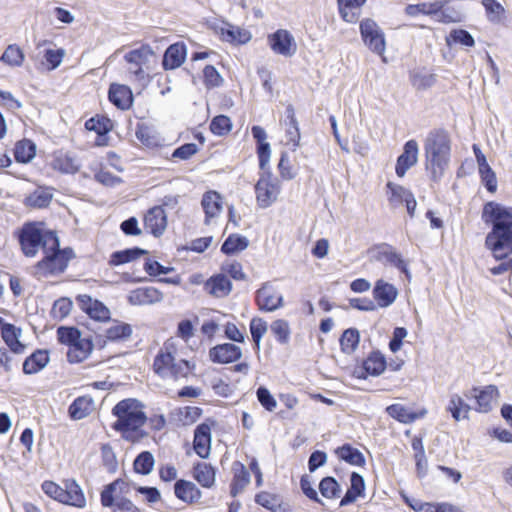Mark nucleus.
I'll list each match as a JSON object with an SVG mask.
<instances>
[{
	"label": "nucleus",
	"mask_w": 512,
	"mask_h": 512,
	"mask_svg": "<svg viewBox=\"0 0 512 512\" xmlns=\"http://www.w3.org/2000/svg\"><path fill=\"white\" fill-rule=\"evenodd\" d=\"M255 300L261 311L272 312L283 306V295L270 281L256 291Z\"/></svg>",
	"instance_id": "nucleus-9"
},
{
	"label": "nucleus",
	"mask_w": 512,
	"mask_h": 512,
	"mask_svg": "<svg viewBox=\"0 0 512 512\" xmlns=\"http://www.w3.org/2000/svg\"><path fill=\"white\" fill-rule=\"evenodd\" d=\"M319 490L323 497L333 499L340 495V486L333 477H325L319 484Z\"/></svg>",
	"instance_id": "nucleus-52"
},
{
	"label": "nucleus",
	"mask_w": 512,
	"mask_h": 512,
	"mask_svg": "<svg viewBox=\"0 0 512 512\" xmlns=\"http://www.w3.org/2000/svg\"><path fill=\"white\" fill-rule=\"evenodd\" d=\"M387 188L390 190L389 202L392 206L403 203L412 193L403 186L392 182L387 183Z\"/></svg>",
	"instance_id": "nucleus-53"
},
{
	"label": "nucleus",
	"mask_w": 512,
	"mask_h": 512,
	"mask_svg": "<svg viewBox=\"0 0 512 512\" xmlns=\"http://www.w3.org/2000/svg\"><path fill=\"white\" fill-rule=\"evenodd\" d=\"M0 60L9 65L18 66L23 61V53L18 47L9 45L2 54Z\"/></svg>",
	"instance_id": "nucleus-61"
},
{
	"label": "nucleus",
	"mask_w": 512,
	"mask_h": 512,
	"mask_svg": "<svg viewBox=\"0 0 512 512\" xmlns=\"http://www.w3.org/2000/svg\"><path fill=\"white\" fill-rule=\"evenodd\" d=\"M53 168L62 173L74 174L79 170L80 164L77 159L68 153H59L53 160Z\"/></svg>",
	"instance_id": "nucleus-37"
},
{
	"label": "nucleus",
	"mask_w": 512,
	"mask_h": 512,
	"mask_svg": "<svg viewBox=\"0 0 512 512\" xmlns=\"http://www.w3.org/2000/svg\"><path fill=\"white\" fill-rule=\"evenodd\" d=\"M194 479L204 488H211L215 483V469L211 464L199 462L193 467Z\"/></svg>",
	"instance_id": "nucleus-31"
},
{
	"label": "nucleus",
	"mask_w": 512,
	"mask_h": 512,
	"mask_svg": "<svg viewBox=\"0 0 512 512\" xmlns=\"http://www.w3.org/2000/svg\"><path fill=\"white\" fill-rule=\"evenodd\" d=\"M61 503L78 508H83L85 506L86 499L83 491L74 479H68L65 481Z\"/></svg>",
	"instance_id": "nucleus-21"
},
{
	"label": "nucleus",
	"mask_w": 512,
	"mask_h": 512,
	"mask_svg": "<svg viewBox=\"0 0 512 512\" xmlns=\"http://www.w3.org/2000/svg\"><path fill=\"white\" fill-rule=\"evenodd\" d=\"M267 331V323L261 318H253L250 322V333L253 342L259 349L261 339Z\"/></svg>",
	"instance_id": "nucleus-60"
},
{
	"label": "nucleus",
	"mask_w": 512,
	"mask_h": 512,
	"mask_svg": "<svg viewBox=\"0 0 512 512\" xmlns=\"http://www.w3.org/2000/svg\"><path fill=\"white\" fill-rule=\"evenodd\" d=\"M256 394L258 401L266 410L273 411L276 408L277 401L266 387H259Z\"/></svg>",
	"instance_id": "nucleus-64"
},
{
	"label": "nucleus",
	"mask_w": 512,
	"mask_h": 512,
	"mask_svg": "<svg viewBox=\"0 0 512 512\" xmlns=\"http://www.w3.org/2000/svg\"><path fill=\"white\" fill-rule=\"evenodd\" d=\"M93 343L88 338H80L67 350V359L70 363L84 361L92 352Z\"/></svg>",
	"instance_id": "nucleus-28"
},
{
	"label": "nucleus",
	"mask_w": 512,
	"mask_h": 512,
	"mask_svg": "<svg viewBox=\"0 0 512 512\" xmlns=\"http://www.w3.org/2000/svg\"><path fill=\"white\" fill-rule=\"evenodd\" d=\"M154 464L153 454L149 451H143L135 458L133 467L136 473L148 475L152 472Z\"/></svg>",
	"instance_id": "nucleus-47"
},
{
	"label": "nucleus",
	"mask_w": 512,
	"mask_h": 512,
	"mask_svg": "<svg viewBox=\"0 0 512 512\" xmlns=\"http://www.w3.org/2000/svg\"><path fill=\"white\" fill-rule=\"evenodd\" d=\"M360 34L364 44L374 53L382 55L386 49L385 36L379 25L370 18L360 22Z\"/></svg>",
	"instance_id": "nucleus-8"
},
{
	"label": "nucleus",
	"mask_w": 512,
	"mask_h": 512,
	"mask_svg": "<svg viewBox=\"0 0 512 512\" xmlns=\"http://www.w3.org/2000/svg\"><path fill=\"white\" fill-rule=\"evenodd\" d=\"M153 55L149 47L142 46L139 49L129 51L125 56L128 63L127 73L131 81L145 83L148 74L145 72L144 67L147 66L149 57Z\"/></svg>",
	"instance_id": "nucleus-7"
},
{
	"label": "nucleus",
	"mask_w": 512,
	"mask_h": 512,
	"mask_svg": "<svg viewBox=\"0 0 512 512\" xmlns=\"http://www.w3.org/2000/svg\"><path fill=\"white\" fill-rule=\"evenodd\" d=\"M72 306L73 303L69 298H60L54 302L51 309V314L54 319L62 320L69 315Z\"/></svg>",
	"instance_id": "nucleus-56"
},
{
	"label": "nucleus",
	"mask_w": 512,
	"mask_h": 512,
	"mask_svg": "<svg viewBox=\"0 0 512 512\" xmlns=\"http://www.w3.org/2000/svg\"><path fill=\"white\" fill-rule=\"evenodd\" d=\"M419 146L416 140L411 139L404 145L402 154L398 157L395 171L399 177H403L407 170L418 161Z\"/></svg>",
	"instance_id": "nucleus-15"
},
{
	"label": "nucleus",
	"mask_w": 512,
	"mask_h": 512,
	"mask_svg": "<svg viewBox=\"0 0 512 512\" xmlns=\"http://www.w3.org/2000/svg\"><path fill=\"white\" fill-rule=\"evenodd\" d=\"M363 366L368 374L379 376L386 368V360L380 352H372L364 361Z\"/></svg>",
	"instance_id": "nucleus-45"
},
{
	"label": "nucleus",
	"mask_w": 512,
	"mask_h": 512,
	"mask_svg": "<svg viewBox=\"0 0 512 512\" xmlns=\"http://www.w3.org/2000/svg\"><path fill=\"white\" fill-rule=\"evenodd\" d=\"M112 414L117 418L112 428L121 432L126 440H134L133 433L146 423L147 416L143 411L140 401L132 398L118 402L112 409Z\"/></svg>",
	"instance_id": "nucleus-4"
},
{
	"label": "nucleus",
	"mask_w": 512,
	"mask_h": 512,
	"mask_svg": "<svg viewBox=\"0 0 512 512\" xmlns=\"http://www.w3.org/2000/svg\"><path fill=\"white\" fill-rule=\"evenodd\" d=\"M64 55L65 51L63 49H45L37 69L41 72L55 70L61 64Z\"/></svg>",
	"instance_id": "nucleus-33"
},
{
	"label": "nucleus",
	"mask_w": 512,
	"mask_h": 512,
	"mask_svg": "<svg viewBox=\"0 0 512 512\" xmlns=\"http://www.w3.org/2000/svg\"><path fill=\"white\" fill-rule=\"evenodd\" d=\"M251 133L257 141V154L259 159V168H265L270 161V144L266 142L267 134L261 126H253Z\"/></svg>",
	"instance_id": "nucleus-25"
},
{
	"label": "nucleus",
	"mask_w": 512,
	"mask_h": 512,
	"mask_svg": "<svg viewBox=\"0 0 512 512\" xmlns=\"http://www.w3.org/2000/svg\"><path fill=\"white\" fill-rule=\"evenodd\" d=\"M474 394H471V396L466 395L469 397H474L477 402V410L479 412H488L492 409V402L498 395V389L494 385H489L484 387L481 390H478L477 388L473 389Z\"/></svg>",
	"instance_id": "nucleus-27"
},
{
	"label": "nucleus",
	"mask_w": 512,
	"mask_h": 512,
	"mask_svg": "<svg viewBox=\"0 0 512 512\" xmlns=\"http://www.w3.org/2000/svg\"><path fill=\"white\" fill-rule=\"evenodd\" d=\"M201 206L205 212L204 223L209 225L214 218H217L222 212V198L220 194L214 190L207 191L203 194Z\"/></svg>",
	"instance_id": "nucleus-17"
},
{
	"label": "nucleus",
	"mask_w": 512,
	"mask_h": 512,
	"mask_svg": "<svg viewBox=\"0 0 512 512\" xmlns=\"http://www.w3.org/2000/svg\"><path fill=\"white\" fill-rule=\"evenodd\" d=\"M483 214L489 215L492 222L485 246L496 260H503L512 253V208L489 202L485 204Z\"/></svg>",
	"instance_id": "nucleus-2"
},
{
	"label": "nucleus",
	"mask_w": 512,
	"mask_h": 512,
	"mask_svg": "<svg viewBox=\"0 0 512 512\" xmlns=\"http://www.w3.org/2000/svg\"><path fill=\"white\" fill-rule=\"evenodd\" d=\"M446 43L448 46L461 44L466 47H473L475 45V40L467 30L453 29L446 37Z\"/></svg>",
	"instance_id": "nucleus-49"
},
{
	"label": "nucleus",
	"mask_w": 512,
	"mask_h": 512,
	"mask_svg": "<svg viewBox=\"0 0 512 512\" xmlns=\"http://www.w3.org/2000/svg\"><path fill=\"white\" fill-rule=\"evenodd\" d=\"M425 167L430 178L438 182L448 169L451 160V138L447 130H431L424 141Z\"/></svg>",
	"instance_id": "nucleus-3"
},
{
	"label": "nucleus",
	"mask_w": 512,
	"mask_h": 512,
	"mask_svg": "<svg viewBox=\"0 0 512 512\" xmlns=\"http://www.w3.org/2000/svg\"><path fill=\"white\" fill-rule=\"evenodd\" d=\"M232 123L229 117L218 115L214 117L210 123V130L213 134L222 136L230 132Z\"/></svg>",
	"instance_id": "nucleus-57"
},
{
	"label": "nucleus",
	"mask_w": 512,
	"mask_h": 512,
	"mask_svg": "<svg viewBox=\"0 0 512 512\" xmlns=\"http://www.w3.org/2000/svg\"><path fill=\"white\" fill-rule=\"evenodd\" d=\"M145 229L155 237L161 236L167 227V216L161 206H154L144 216Z\"/></svg>",
	"instance_id": "nucleus-14"
},
{
	"label": "nucleus",
	"mask_w": 512,
	"mask_h": 512,
	"mask_svg": "<svg viewBox=\"0 0 512 512\" xmlns=\"http://www.w3.org/2000/svg\"><path fill=\"white\" fill-rule=\"evenodd\" d=\"M187 55V49L184 43H174L170 45L163 56L162 65L165 70H173L180 67Z\"/></svg>",
	"instance_id": "nucleus-19"
},
{
	"label": "nucleus",
	"mask_w": 512,
	"mask_h": 512,
	"mask_svg": "<svg viewBox=\"0 0 512 512\" xmlns=\"http://www.w3.org/2000/svg\"><path fill=\"white\" fill-rule=\"evenodd\" d=\"M487 20L493 24H501L505 20L506 10L497 0H482Z\"/></svg>",
	"instance_id": "nucleus-40"
},
{
	"label": "nucleus",
	"mask_w": 512,
	"mask_h": 512,
	"mask_svg": "<svg viewBox=\"0 0 512 512\" xmlns=\"http://www.w3.org/2000/svg\"><path fill=\"white\" fill-rule=\"evenodd\" d=\"M339 341L342 352L352 354L358 347L360 341L359 331L355 328L346 329Z\"/></svg>",
	"instance_id": "nucleus-46"
},
{
	"label": "nucleus",
	"mask_w": 512,
	"mask_h": 512,
	"mask_svg": "<svg viewBox=\"0 0 512 512\" xmlns=\"http://www.w3.org/2000/svg\"><path fill=\"white\" fill-rule=\"evenodd\" d=\"M79 308L90 318L96 321H106L110 319L109 309L100 301L92 299L87 294H80L76 297Z\"/></svg>",
	"instance_id": "nucleus-12"
},
{
	"label": "nucleus",
	"mask_w": 512,
	"mask_h": 512,
	"mask_svg": "<svg viewBox=\"0 0 512 512\" xmlns=\"http://www.w3.org/2000/svg\"><path fill=\"white\" fill-rule=\"evenodd\" d=\"M176 344L171 338L164 342L154 358L153 371L162 379L178 380L187 377L194 365L184 359H176Z\"/></svg>",
	"instance_id": "nucleus-5"
},
{
	"label": "nucleus",
	"mask_w": 512,
	"mask_h": 512,
	"mask_svg": "<svg viewBox=\"0 0 512 512\" xmlns=\"http://www.w3.org/2000/svg\"><path fill=\"white\" fill-rule=\"evenodd\" d=\"M57 337L60 343L69 347L81 338L80 331L75 327L61 326L57 329Z\"/></svg>",
	"instance_id": "nucleus-55"
},
{
	"label": "nucleus",
	"mask_w": 512,
	"mask_h": 512,
	"mask_svg": "<svg viewBox=\"0 0 512 512\" xmlns=\"http://www.w3.org/2000/svg\"><path fill=\"white\" fill-rule=\"evenodd\" d=\"M375 259L384 264H389L403 272L407 277L410 276L406 262L401 255L389 244H381L377 247Z\"/></svg>",
	"instance_id": "nucleus-16"
},
{
	"label": "nucleus",
	"mask_w": 512,
	"mask_h": 512,
	"mask_svg": "<svg viewBox=\"0 0 512 512\" xmlns=\"http://www.w3.org/2000/svg\"><path fill=\"white\" fill-rule=\"evenodd\" d=\"M203 77L207 88L219 87L223 82V78L212 65H207L203 69Z\"/></svg>",
	"instance_id": "nucleus-62"
},
{
	"label": "nucleus",
	"mask_w": 512,
	"mask_h": 512,
	"mask_svg": "<svg viewBox=\"0 0 512 512\" xmlns=\"http://www.w3.org/2000/svg\"><path fill=\"white\" fill-rule=\"evenodd\" d=\"M15 236L23 253L28 257L32 256V221H26L22 228L15 232Z\"/></svg>",
	"instance_id": "nucleus-44"
},
{
	"label": "nucleus",
	"mask_w": 512,
	"mask_h": 512,
	"mask_svg": "<svg viewBox=\"0 0 512 512\" xmlns=\"http://www.w3.org/2000/svg\"><path fill=\"white\" fill-rule=\"evenodd\" d=\"M436 79L433 74L414 73L411 75V83L418 90H424L434 85Z\"/></svg>",
	"instance_id": "nucleus-63"
},
{
	"label": "nucleus",
	"mask_w": 512,
	"mask_h": 512,
	"mask_svg": "<svg viewBox=\"0 0 512 512\" xmlns=\"http://www.w3.org/2000/svg\"><path fill=\"white\" fill-rule=\"evenodd\" d=\"M440 2H442L443 6L441 10H439V14L437 16L438 22L453 23L460 22L462 20V13L458 9L449 6V0H440Z\"/></svg>",
	"instance_id": "nucleus-50"
},
{
	"label": "nucleus",
	"mask_w": 512,
	"mask_h": 512,
	"mask_svg": "<svg viewBox=\"0 0 512 512\" xmlns=\"http://www.w3.org/2000/svg\"><path fill=\"white\" fill-rule=\"evenodd\" d=\"M14 158L19 164H27L32 161V140L23 139L16 142L14 147Z\"/></svg>",
	"instance_id": "nucleus-48"
},
{
	"label": "nucleus",
	"mask_w": 512,
	"mask_h": 512,
	"mask_svg": "<svg viewBox=\"0 0 512 512\" xmlns=\"http://www.w3.org/2000/svg\"><path fill=\"white\" fill-rule=\"evenodd\" d=\"M101 457L103 466L110 473H114L117 470V459L116 455L109 444H103L101 447Z\"/></svg>",
	"instance_id": "nucleus-59"
},
{
	"label": "nucleus",
	"mask_w": 512,
	"mask_h": 512,
	"mask_svg": "<svg viewBox=\"0 0 512 512\" xmlns=\"http://www.w3.org/2000/svg\"><path fill=\"white\" fill-rule=\"evenodd\" d=\"M53 198V189L50 187L38 186L34 189V208L47 207Z\"/></svg>",
	"instance_id": "nucleus-58"
},
{
	"label": "nucleus",
	"mask_w": 512,
	"mask_h": 512,
	"mask_svg": "<svg viewBox=\"0 0 512 512\" xmlns=\"http://www.w3.org/2000/svg\"><path fill=\"white\" fill-rule=\"evenodd\" d=\"M337 456L354 466H363L365 464V457L360 450L352 447L350 444H344L336 449Z\"/></svg>",
	"instance_id": "nucleus-38"
},
{
	"label": "nucleus",
	"mask_w": 512,
	"mask_h": 512,
	"mask_svg": "<svg viewBox=\"0 0 512 512\" xmlns=\"http://www.w3.org/2000/svg\"><path fill=\"white\" fill-rule=\"evenodd\" d=\"M482 161L481 167L479 168V173L482 179V182L484 183L486 189L489 192H495L497 189V179L494 171L491 169L489 164L487 163V160L480 159Z\"/></svg>",
	"instance_id": "nucleus-51"
},
{
	"label": "nucleus",
	"mask_w": 512,
	"mask_h": 512,
	"mask_svg": "<svg viewBox=\"0 0 512 512\" xmlns=\"http://www.w3.org/2000/svg\"><path fill=\"white\" fill-rule=\"evenodd\" d=\"M241 357V348L232 343L218 344L209 350V359L213 363L228 364L239 360Z\"/></svg>",
	"instance_id": "nucleus-13"
},
{
	"label": "nucleus",
	"mask_w": 512,
	"mask_h": 512,
	"mask_svg": "<svg viewBox=\"0 0 512 512\" xmlns=\"http://www.w3.org/2000/svg\"><path fill=\"white\" fill-rule=\"evenodd\" d=\"M220 34L224 40L240 44L248 42L251 37L248 31L228 23H225L224 26L220 28Z\"/></svg>",
	"instance_id": "nucleus-39"
},
{
	"label": "nucleus",
	"mask_w": 512,
	"mask_h": 512,
	"mask_svg": "<svg viewBox=\"0 0 512 512\" xmlns=\"http://www.w3.org/2000/svg\"><path fill=\"white\" fill-rule=\"evenodd\" d=\"M271 332L281 344L288 342L290 338V327L286 320L277 319L270 326Z\"/></svg>",
	"instance_id": "nucleus-54"
},
{
	"label": "nucleus",
	"mask_w": 512,
	"mask_h": 512,
	"mask_svg": "<svg viewBox=\"0 0 512 512\" xmlns=\"http://www.w3.org/2000/svg\"><path fill=\"white\" fill-rule=\"evenodd\" d=\"M248 245L249 241L245 236L231 234L222 244L221 251L226 255H232L245 250Z\"/></svg>",
	"instance_id": "nucleus-42"
},
{
	"label": "nucleus",
	"mask_w": 512,
	"mask_h": 512,
	"mask_svg": "<svg viewBox=\"0 0 512 512\" xmlns=\"http://www.w3.org/2000/svg\"><path fill=\"white\" fill-rule=\"evenodd\" d=\"M42 250L44 257L37 263L36 273L55 275L62 273L74 257L71 248H60L55 230L46 227L42 221H34V255Z\"/></svg>",
	"instance_id": "nucleus-1"
},
{
	"label": "nucleus",
	"mask_w": 512,
	"mask_h": 512,
	"mask_svg": "<svg viewBox=\"0 0 512 512\" xmlns=\"http://www.w3.org/2000/svg\"><path fill=\"white\" fill-rule=\"evenodd\" d=\"M398 295L396 287L384 280H378L373 289L374 299L381 308L388 307L394 303Z\"/></svg>",
	"instance_id": "nucleus-20"
},
{
	"label": "nucleus",
	"mask_w": 512,
	"mask_h": 512,
	"mask_svg": "<svg viewBox=\"0 0 512 512\" xmlns=\"http://www.w3.org/2000/svg\"><path fill=\"white\" fill-rule=\"evenodd\" d=\"M470 406L458 394H452L447 406V410L451 413L455 421L468 417Z\"/></svg>",
	"instance_id": "nucleus-41"
},
{
	"label": "nucleus",
	"mask_w": 512,
	"mask_h": 512,
	"mask_svg": "<svg viewBox=\"0 0 512 512\" xmlns=\"http://www.w3.org/2000/svg\"><path fill=\"white\" fill-rule=\"evenodd\" d=\"M146 254H148V251L139 247L115 251L110 255L108 263L110 266H119L125 263L132 262Z\"/></svg>",
	"instance_id": "nucleus-32"
},
{
	"label": "nucleus",
	"mask_w": 512,
	"mask_h": 512,
	"mask_svg": "<svg viewBox=\"0 0 512 512\" xmlns=\"http://www.w3.org/2000/svg\"><path fill=\"white\" fill-rule=\"evenodd\" d=\"M20 332V329L10 323L6 324L1 331L3 340L14 353H21L24 350V345L19 341Z\"/></svg>",
	"instance_id": "nucleus-36"
},
{
	"label": "nucleus",
	"mask_w": 512,
	"mask_h": 512,
	"mask_svg": "<svg viewBox=\"0 0 512 512\" xmlns=\"http://www.w3.org/2000/svg\"><path fill=\"white\" fill-rule=\"evenodd\" d=\"M205 287L213 296L222 298L231 292L232 283L224 274H218L211 277Z\"/></svg>",
	"instance_id": "nucleus-30"
},
{
	"label": "nucleus",
	"mask_w": 512,
	"mask_h": 512,
	"mask_svg": "<svg viewBox=\"0 0 512 512\" xmlns=\"http://www.w3.org/2000/svg\"><path fill=\"white\" fill-rule=\"evenodd\" d=\"M233 471L234 477L231 484V495L236 496L238 493L242 492L243 489L249 484L250 474L246 467L240 462L234 463Z\"/></svg>",
	"instance_id": "nucleus-35"
},
{
	"label": "nucleus",
	"mask_w": 512,
	"mask_h": 512,
	"mask_svg": "<svg viewBox=\"0 0 512 512\" xmlns=\"http://www.w3.org/2000/svg\"><path fill=\"white\" fill-rule=\"evenodd\" d=\"M174 493L179 500L188 504L198 502L201 498L199 488L193 482L183 479L175 482Z\"/></svg>",
	"instance_id": "nucleus-24"
},
{
	"label": "nucleus",
	"mask_w": 512,
	"mask_h": 512,
	"mask_svg": "<svg viewBox=\"0 0 512 512\" xmlns=\"http://www.w3.org/2000/svg\"><path fill=\"white\" fill-rule=\"evenodd\" d=\"M163 294L155 287L137 288L128 296V301L132 305H150L162 301Z\"/></svg>",
	"instance_id": "nucleus-18"
},
{
	"label": "nucleus",
	"mask_w": 512,
	"mask_h": 512,
	"mask_svg": "<svg viewBox=\"0 0 512 512\" xmlns=\"http://www.w3.org/2000/svg\"><path fill=\"white\" fill-rule=\"evenodd\" d=\"M339 13L342 19L348 23H355L359 17V10L366 0H337Z\"/></svg>",
	"instance_id": "nucleus-34"
},
{
	"label": "nucleus",
	"mask_w": 512,
	"mask_h": 512,
	"mask_svg": "<svg viewBox=\"0 0 512 512\" xmlns=\"http://www.w3.org/2000/svg\"><path fill=\"white\" fill-rule=\"evenodd\" d=\"M108 95L111 103L119 109L126 110L132 105L133 95L126 85L111 84Z\"/></svg>",
	"instance_id": "nucleus-26"
},
{
	"label": "nucleus",
	"mask_w": 512,
	"mask_h": 512,
	"mask_svg": "<svg viewBox=\"0 0 512 512\" xmlns=\"http://www.w3.org/2000/svg\"><path fill=\"white\" fill-rule=\"evenodd\" d=\"M267 42L275 54L286 58L292 57L297 51V44L293 35L285 29H278L268 35Z\"/></svg>",
	"instance_id": "nucleus-10"
},
{
	"label": "nucleus",
	"mask_w": 512,
	"mask_h": 512,
	"mask_svg": "<svg viewBox=\"0 0 512 512\" xmlns=\"http://www.w3.org/2000/svg\"><path fill=\"white\" fill-rule=\"evenodd\" d=\"M132 334L130 324L114 320L106 329V337L111 341L126 340Z\"/></svg>",
	"instance_id": "nucleus-43"
},
{
	"label": "nucleus",
	"mask_w": 512,
	"mask_h": 512,
	"mask_svg": "<svg viewBox=\"0 0 512 512\" xmlns=\"http://www.w3.org/2000/svg\"><path fill=\"white\" fill-rule=\"evenodd\" d=\"M260 170L259 179L255 184V195L257 205L265 209L277 200L280 193V183L270 171L269 164L265 168H260Z\"/></svg>",
	"instance_id": "nucleus-6"
},
{
	"label": "nucleus",
	"mask_w": 512,
	"mask_h": 512,
	"mask_svg": "<svg viewBox=\"0 0 512 512\" xmlns=\"http://www.w3.org/2000/svg\"><path fill=\"white\" fill-rule=\"evenodd\" d=\"M214 424L209 419L199 424L194 431L193 448L196 454L205 459L211 451V426Z\"/></svg>",
	"instance_id": "nucleus-11"
},
{
	"label": "nucleus",
	"mask_w": 512,
	"mask_h": 512,
	"mask_svg": "<svg viewBox=\"0 0 512 512\" xmlns=\"http://www.w3.org/2000/svg\"><path fill=\"white\" fill-rule=\"evenodd\" d=\"M94 409V400L91 396L85 395L76 398L69 406V415L73 420H81Z\"/></svg>",
	"instance_id": "nucleus-29"
},
{
	"label": "nucleus",
	"mask_w": 512,
	"mask_h": 512,
	"mask_svg": "<svg viewBox=\"0 0 512 512\" xmlns=\"http://www.w3.org/2000/svg\"><path fill=\"white\" fill-rule=\"evenodd\" d=\"M284 126L288 142L292 144L293 150H295L300 145V129L292 104H288L285 109Z\"/></svg>",
	"instance_id": "nucleus-22"
},
{
	"label": "nucleus",
	"mask_w": 512,
	"mask_h": 512,
	"mask_svg": "<svg viewBox=\"0 0 512 512\" xmlns=\"http://www.w3.org/2000/svg\"><path fill=\"white\" fill-rule=\"evenodd\" d=\"M386 413L400 423L411 424L417 419L423 418L427 414V410L423 408L419 412H413L402 404H392L386 408Z\"/></svg>",
	"instance_id": "nucleus-23"
}]
</instances>
